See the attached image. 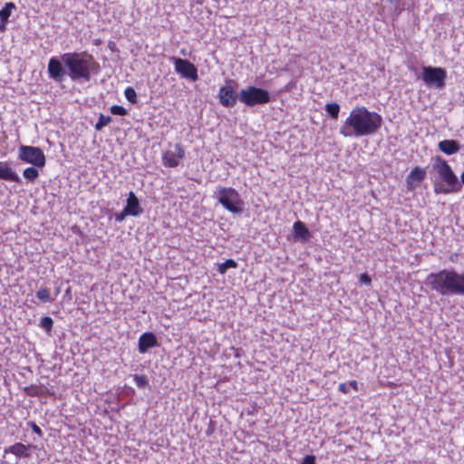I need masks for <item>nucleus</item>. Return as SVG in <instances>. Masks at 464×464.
<instances>
[{"label": "nucleus", "instance_id": "nucleus-9", "mask_svg": "<svg viewBox=\"0 0 464 464\" xmlns=\"http://www.w3.org/2000/svg\"><path fill=\"white\" fill-rule=\"evenodd\" d=\"M18 159L26 164L36 168H44L46 164V158L44 150L35 146L20 145L18 148Z\"/></svg>", "mask_w": 464, "mask_h": 464}, {"label": "nucleus", "instance_id": "nucleus-26", "mask_svg": "<svg viewBox=\"0 0 464 464\" xmlns=\"http://www.w3.org/2000/svg\"><path fill=\"white\" fill-rule=\"evenodd\" d=\"M39 326L43 328L47 334H50L53 326V320L50 316H44L41 318Z\"/></svg>", "mask_w": 464, "mask_h": 464}, {"label": "nucleus", "instance_id": "nucleus-1", "mask_svg": "<svg viewBox=\"0 0 464 464\" xmlns=\"http://www.w3.org/2000/svg\"><path fill=\"white\" fill-rule=\"evenodd\" d=\"M101 72V65L87 51L64 53L60 57L53 56L47 64L51 80L62 83L66 77L72 82H90L92 75Z\"/></svg>", "mask_w": 464, "mask_h": 464}, {"label": "nucleus", "instance_id": "nucleus-43", "mask_svg": "<svg viewBox=\"0 0 464 464\" xmlns=\"http://www.w3.org/2000/svg\"><path fill=\"white\" fill-rule=\"evenodd\" d=\"M180 53H181L182 55H184V56H186V55H187V53H186V50H185V49H182V50L180 51Z\"/></svg>", "mask_w": 464, "mask_h": 464}, {"label": "nucleus", "instance_id": "nucleus-6", "mask_svg": "<svg viewBox=\"0 0 464 464\" xmlns=\"http://www.w3.org/2000/svg\"><path fill=\"white\" fill-rule=\"evenodd\" d=\"M417 77L421 79L429 88L443 90L446 86L448 75L445 68L423 65L420 74L417 75Z\"/></svg>", "mask_w": 464, "mask_h": 464}, {"label": "nucleus", "instance_id": "nucleus-40", "mask_svg": "<svg viewBox=\"0 0 464 464\" xmlns=\"http://www.w3.org/2000/svg\"><path fill=\"white\" fill-rule=\"evenodd\" d=\"M386 1L393 5L402 4V0H386Z\"/></svg>", "mask_w": 464, "mask_h": 464}, {"label": "nucleus", "instance_id": "nucleus-21", "mask_svg": "<svg viewBox=\"0 0 464 464\" xmlns=\"http://www.w3.org/2000/svg\"><path fill=\"white\" fill-rule=\"evenodd\" d=\"M39 168H36L34 166L28 167L24 169L23 171V177L28 181V182H34L38 177H39Z\"/></svg>", "mask_w": 464, "mask_h": 464}, {"label": "nucleus", "instance_id": "nucleus-39", "mask_svg": "<svg viewBox=\"0 0 464 464\" xmlns=\"http://www.w3.org/2000/svg\"><path fill=\"white\" fill-rule=\"evenodd\" d=\"M7 22L0 20V33H5L7 30Z\"/></svg>", "mask_w": 464, "mask_h": 464}, {"label": "nucleus", "instance_id": "nucleus-19", "mask_svg": "<svg viewBox=\"0 0 464 464\" xmlns=\"http://www.w3.org/2000/svg\"><path fill=\"white\" fill-rule=\"evenodd\" d=\"M24 392L31 397L34 396H44V395H53V392H50L48 388L44 386L37 385H30L24 388Z\"/></svg>", "mask_w": 464, "mask_h": 464}, {"label": "nucleus", "instance_id": "nucleus-4", "mask_svg": "<svg viewBox=\"0 0 464 464\" xmlns=\"http://www.w3.org/2000/svg\"><path fill=\"white\" fill-rule=\"evenodd\" d=\"M212 197L231 214L241 215L244 212L245 202L234 188L219 186Z\"/></svg>", "mask_w": 464, "mask_h": 464}, {"label": "nucleus", "instance_id": "nucleus-41", "mask_svg": "<svg viewBox=\"0 0 464 464\" xmlns=\"http://www.w3.org/2000/svg\"><path fill=\"white\" fill-rule=\"evenodd\" d=\"M460 183H461V187L464 186V171L460 175Z\"/></svg>", "mask_w": 464, "mask_h": 464}, {"label": "nucleus", "instance_id": "nucleus-18", "mask_svg": "<svg viewBox=\"0 0 464 464\" xmlns=\"http://www.w3.org/2000/svg\"><path fill=\"white\" fill-rule=\"evenodd\" d=\"M29 446H26L21 442H16L12 446L5 448V454L12 453L18 458H25L28 457L27 450Z\"/></svg>", "mask_w": 464, "mask_h": 464}, {"label": "nucleus", "instance_id": "nucleus-12", "mask_svg": "<svg viewBox=\"0 0 464 464\" xmlns=\"http://www.w3.org/2000/svg\"><path fill=\"white\" fill-rule=\"evenodd\" d=\"M160 346V343L156 334L153 332H145L139 337L138 351L140 353L144 354L150 349Z\"/></svg>", "mask_w": 464, "mask_h": 464}, {"label": "nucleus", "instance_id": "nucleus-37", "mask_svg": "<svg viewBox=\"0 0 464 464\" xmlns=\"http://www.w3.org/2000/svg\"><path fill=\"white\" fill-rule=\"evenodd\" d=\"M403 10H404V5L400 4V5H394L393 13L395 15H400Z\"/></svg>", "mask_w": 464, "mask_h": 464}, {"label": "nucleus", "instance_id": "nucleus-3", "mask_svg": "<svg viewBox=\"0 0 464 464\" xmlns=\"http://www.w3.org/2000/svg\"><path fill=\"white\" fill-rule=\"evenodd\" d=\"M424 284L441 296H464V271L444 268L429 274Z\"/></svg>", "mask_w": 464, "mask_h": 464}, {"label": "nucleus", "instance_id": "nucleus-25", "mask_svg": "<svg viewBox=\"0 0 464 464\" xmlns=\"http://www.w3.org/2000/svg\"><path fill=\"white\" fill-rule=\"evenodd\" d=\"M36 297L43 303H51L54 300L51 297L50 290L44 287H41L36 292Z\"/></svg>", "mask_w": 464, "mask_h": 464}, {"label": "nucleus", "instance_id": "nucleus-17", "mask_svg": "<svg viewBox=\"0 0 464 464\" xmlns=\"http://www.w3.org/2000/svg\"><path fill=\"white\" fill-rule=\"evenodd\" d=\"M439 150L448 155H454L460 150V144L456 140H443L438 143Z\"/></svg>", "mask_w": 464, "mask_h": 464}, {"label": "nucleus", "instance_id": "nucleus-35", "mask_svg": "<svg viewBox=\"0 0 464 464\" xmlns=\"http://www.w3.org/2000/svg\"><path fill=\"white\" fill-rule=\"evenodd\" d=\"M338 390H339V392H343L344 394H347L350 392L349 385L346 382L340 383L339 386H338Z\"/></svg>", "mask_w": 464, "mask_h": 464}, {"label": "nucleus", "instance_id": "nucleus-22", "mask_svg": "<svg viewBox=\"0 0 464 464\" xmlns=\"http://www.w3.org/2000/svg\"><path fill=\"white\" fill-rule=\"evenodd\" d=\"M340 109V105L336 102H330L325 105V111L334 120L338 119Z\"/></svg>", "mask_w": 464, "mask_h": 464}, {"label": "nucleus", "instance_id": "nucleus-8", "mask_svg": "<svg viewBox=\"0 0 464 464\" xmlns=\"http://www.w3.org/2000/svg\"><path fill=\"white\" fill-rule=\"evenodd\" d=\"M238 83L232 79H227L225 84L218 90V100L224 108H233L239 101L240 91L237 92Z\"/></svg>", "mask_w": 464, "mask_h": 464}, {"label": "nucleus", "instance_id": "nucleus-34", "mask_svg": "<svg viewBox=\"0 0 464 464\" xmlns=\"http://www.w3.org/2000/svg\"><path fill=\"white\" fill-rule=\"evenodd\" d=\"M316 458L314 455L308 454L304 459L301 464H316Z\"/></svg>", "mask_w": 464, "mask_h": 464}, {"label": "nucleus", "instance_id": "nucleus-30", "mask_svg": "<svg viewBox=\"0 0 464 464\" xmlns=\"http://www.w3.org/2000/svg\"><path fill=\"white\" fill-rule=\"evenodd\" d=\"M110 111L113 115L125 116L128 114V111L121 105H112L110 108Z\"/></svg>", "mask_w": 464, "mask_h": 464}, {"label": "nucleus", "instance_id": "nucleus-33", "mask_svg": "<svg viewBox=\"0 0 464 464\" xmlns=\"http://www.w3.org/2000/svg\"><path fill=\"white\" fill-rule=\"evenodd\" d=\"M359 281L363 285H369L372 283V278L367 273H363L361 274Z\"/></svg>", "mask_w": 464, "mask_h": 464}, {"label": "nucleus", "instance_id": "nucleus-24", "mask_svg": "<svg viewBox=\"0 0 464 464\" xmlns=\"http://www.w3.org/2000/svg\"><path fill=\"white\" fill-rule=\"evenodd\" d=\"M237 263L234 259H227L224 263L218 264V272L221 275L227 273L229 268H237Z\"/></svg>", "mask_w": 464, "mask_h": 464}, {"label": "nucleus", "instance_id": "nucleus-42", "mask_svg": "<svg viewBox=\"0 0 464 464\" xmlns=\"http://www.w3.org/2000/svg\"><path fill=\"white\" fill-rule=\"evenodd\" d=\"M409 69H410L411 72H414L417 75H419V74L417 73V68H415V67H413V66H411V67H409Z\"/></svg>", "mask_w": 464, "mask_h": 464}, {"label": "nucleus", "instance_id": "nucleus-28", "mask_svg": "<svg viewBox=\"0 0 464 464\" xmlns=\"http://www.w3.org/2000/svg\"><path fill=\"white\" fill-rule=\"evenodd\" d=\"M111 121V117L104 114H100L98 121L95 124V130H101L103 127L107 126Z\"/></svg>", "mask_w": 464, "mask_h": 464}, {"label": "nucleus", "instance_id": "nucleus-16", "mask_svg": "<svg viewBox=\"0 0 464 464\" xmlns=\"http://www.w3.org/2000/svg\"><path fill=\"white\" fill-rule=\"evenodd\" d=\"M123 208L132 217H139L143 213V208L140 207V201L133 191H130Z\"/></svg>", "mask_w": 464, "mask_h": 464}, {"label": "nucleus", "instance_id": "nucleus-20", "mask_svg": "<svg viewBox=\"0 0 464 464\" xmlns=\"http://www.w3.org/2000/svg\"><path fill=\"white\" fill-rule=\"evenodd\" d=\"M16 8L14 3L7 2L5 4L3 8L0 10V20L3 22L9 23V18L12 14L13 10Z\"/></svg>", "mask_w": 464, "mask_h": 464}, {"label": "nucleus", "instance_id": "nucleus-23", "mask_svg": "<svg viewBox=\"0 0 464 464\" xmlns=\"http://www.w3.org/2000/svg\"><path fill=\"white\" fill-rule=\"evenodd\" d=\"M433 190H434L435 194H450V193L459 192L457 189L451 188V187L446 185L445 183L439 184L436 181L434 182Z\"/></svg>", "mask_w": 464, "mask_h": 464}, {"label": "nucleus", "instance_id": "nucleus-5", "mask_svg": "<svg viewBox=\"0 0 464 464\" xmlns=\"http://www.w3.org/2000/svg\"><path fill=\"white\" fill-rule=\"evenodd\" d=\"M272 101V95L266 89L247 85L240 90L239 102L246 107L265 105Z\"/></svg>", "mask_w": 464, "mask_h": 464}, {"label": "nucleus", "instance_id": "nucleus-14", "mask_svg": "<svg viewBox=\"0 0 464 464\" xmlns=\"http://www.w3.org/2000/svg\"><path fill=\"white\" fill-rule=\"evenodd\" d=\"M292 233L294 240L302 244L309 242L313 237L306 225L301 220H297L294 223Z\"/></svg>", "mask_w": 464, "mask_h": 464}, {"label": "nucleus", "instance_id": "nucleus-36", "mask_svg": "<svg viewBox=\"0 0 464 464\" xmlns=\"http://www.w3.org/2000/svg\"><path fill=\"white\" fill-rule=\"evenodd\" d=\"M215 430V421L212 420H209L208 429L206 430L207 436H211Z\"/></svg>", "mask_w": 464, "mask_h": 464}, {"label": "nucleus", "instance_id": "nucleus-27", "mask_svg": "<svg viewBox=\"0 0 464 464\" xmlns=\"http://www.w3.org/2000/svg\"><path fill=\"white\" fill-rule=\"evenodd\" d=\"M130 376L132 377L138 388L145 389L149 387V380L147 376L139 374H132Z\"/></svg>", "mask_w": 464, "mask_h": 464}, {"label": "nucleus", "instance_id": "nucleus-10", "mask_svg": "<svg viewBox=\"0 0 464 464\" xmlns=\"http://www.w3.org/2000/svg\"><path fill=\"white\" fill-rule=\"evenodd\" d=\"M169 62L173 63L175 72L184 79L196 82L198 80V68L190 61L180 57L170 56Z\"/></svg>", "mask_w": 464, "mask_h": 464}, {"label": "nucleus", "instance_id": "nucleus-15", "mask_svg": "<svg viewBox=\"0 0 464 464\" xmlns=\"http://www.w3.org/2000/svg\"><path fill=\"white\" fill-rule=\"evenodd\" d=\"M0 179L19 184L22 183L20 176L13 169L8 161H0Z\"/></svg>", "mask_w": 464, "mask_h": 464}, {"label": "nucleus", "instance_id": "nucleus-29", "mask_svg": "<svg viewBox=\"0 0 464 464\" xmlns=\"http://www.w3.org/2000/svg\"><path fill=\"white\" fill-rule=\"evenodd\" d=\"M125 98L132 104L138 102L136 91L132 87H127L124 91Z\"/></svg>", "mask_w": 464, "mask_h": 464}, {"label": "nucleus", "instance_id": "nucleus-7", "mask_svg": "<svg viewBox=\"0 0 464 464\" xmlns=\"http://www.w3.org/2000/svg\"><path fill=\"white\" fill-rule=\"evenodd\" d=\"M432 160V169L437 172L440 180L451 188L460 191L461 183L448 161L439 155L435 156Z\"/></svg>", "mask_w": 464, "mask_h": 464}, {"label": "nucleus", "instance_id": "nucleus-32", "mask_svg": "<svg viewBox=\"0 0 464 464\" xmlns=\"http://www.w3.org/2000/svg\"><path fill=\"white\" fill-rule=\"evenodd\" d=\"M115 220L119 223L122 222L127 216H130L129 213L126 212V210L123 208L120 213L114 214Z\"/></svg>", "mask_w": 464, "mask_h": 464}, {"label": "nucleus", "instance_id": "nucleus-45", "mask_svg": "<svg viewBox=\"0 0 464 464\" xmlns=\"http://www.w3.org/2000/svg\"><path fill=\"white\" fill-rule=\"evenodd\" d=\"M59 291H60V289H59V288H57V289H56V295H58Z\"/></svg>", "mask_w": 464, "mask_h": 464}, {"label": "nucleus", "instance_id": "nucleus-31", "mask_svg": "<svg viewBox=\"0 0 464 464\" xmlns=\"http://www.w3.org/2000/svg\"><path fill=\"white\" fill-rule=\"evenodd\" d=\"M28 425L31 427L32 430L36 433L39 437H43L44 433L41 428L34 421L28 422Z\"/></svg>", "mask_w": 464, "mask_h": 464}, {"label": "nucleus", "instance_id": "nucleus-11", "mask_svg": "<svg viewBox=\"0 0 464 464\" xmlns=\"http://www.w3.org/2000/svg\"><path fill=\"white\" fill-rule=\"evenodd\" d=\"M185 157V150L180 143L174 145V150H167L162 154V164L166 168H176L179 160Z\"/></svg>", "mask_w": 464, "mask_h": 464}, {"label": "nucleus", "instance_id": "nucleus-38", "mask_svg": "<svg viewBox=\"0 0 464 464\" xmlns=\"http://www.w3.org/2000/svg\"><path fill=\"white\" fill-rule=\"evenodd\" d=\"M349 388H353L354 391H358V382L355 380L350 381L348 382Z\"/></svg>", "mask_w": 464, "mask_h": 464}, {"label": "nucleus", "instance_id": "nucleus-44", "mask_svg": "<svg viewBox=\"0 0 464 464\" xmlns=\"http://www.w3.org/2000/svg\"><path fill=\"white\" fill-rule=\"evenodd\" d=\"M235 356H236V357H240V354H239V352H238V351H237V352H236Z\"/></svg>", "mask_w": 464, "mask_h": 464}, {"label": "nucleus", "instance_id": "nucleus-2", "mask_svg": "<svg viewBox=\"0 0 464 464\" xmlns=\"http://www.w3.org/2000/svg\"><path fill=\"white\" fill-rule=\"evenodd\" d=\"M383 122L382 117L376 111H369L365 106H355L339 129L343 137H364L376 133Z\"/></svg>", "mask_w": 464, "mask_h": 464}, {"label": "nucleus", "instance_id": "nucleus-13", "mask_svg": "<svg viewBox=\"0 0 464 464\" xmlns=\"http://www.w3.org/2000/svg\"><path fill=\"white\" fill-rule=\"evenodd\" d=\"M426 178V169L420 167L413 168L406 178L409 191L415 190Z\"/></svg>", "mask_w": 464, "mask_h": 464}]
</instances>
